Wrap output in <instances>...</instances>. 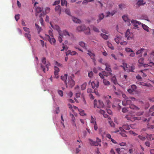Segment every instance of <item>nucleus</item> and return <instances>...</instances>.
Returning <instances> with one entry per match:
<instances>
[{
  "mask_svg": "<svg viewBox=\"0 0 154 154\" xmlns=\"http://www.w3.org/2000/svg\"><path fill=\"white\" fill-rule=\"evenodd\" d=\"M50 66V64L49 62L46 61L45 57L42 58V63L41 64V68L44 72L45 73L46 71H48V68Z\"/></svg>",
  "mask_w": 154,
  "mask_h": 154,
  "instance_id": "nucleus-1",
  "label": "nucleus"
},
{
  "mask_svg": "<svg viewBox=\"0 0 154 154\" xmlns=\"http://www.w3.org/2000/svg\"><path fill=\"white\" fill-rule=\"evenodd\" d=\"M68 80V81L67 82L66 81H64V82H65L66 84V87L67 88H72L74 86V81L72 78L71 77H69Z\"/></svg>",
  "mask_w": 154,
  "mask_h": 154,
  "instance_id": "nucleus-2",
  "label": "nucleus"
},
{
  "mask_svg": "<svg viewBox=\"0 0 154 154\" xmlns=\"http://www.w3.org/2000/svg\"><path fill=\"white\" fill-rule=\"evenodd\" d=\"M94 107H96L99 109H101L104 107L103 102L100 100H98V103H97L96 100H94Z\"/></svg>",
  "mask_w": 154,
  "mask_h": 154,
  "instance_id": "nucleus-3",
  "label": "nucleus"
},
{
  "mask_svg": "<svg viewBox=\"0 0 154 154\" xmlns=\"http://www.w3.org/2000/svg\"><path fill=\"white\" fill-rule=\"evenodd\" d=\"M131 23H132V24H134V27H135L136 29H138L139 28V27L138 26V25H140L143 24L137 21L134 20H131Z\"/></svg>",
  "mask_w": 154,
  "mask_h": 154,
  "instance_id": "nucleus-4",
  "label": "nucleus"
},
{
  "mask_svg": "<svg viewBox=\"0 0 154 154\" xmlns=\"http://www.w3.org/2000/svg\"><path fill=\"white\" fill-rule=\"evenodd\" d=\"M47 38V40H48L49 42L51 43V44L52 45H55V39L53 38V37H46Z\"/></svg>",
  "mask_w": 154,
  "mask_h": 154,
  "instance_id": "nucleus-5",
  "label": "nucleus"
},
{
  "mask_svg": "<svg viewBox=\"0 0 154 154\" xmlns=\"http://www.w3.org/2000/svg\"><path fill=\"white\" fill-rule=\"evenodd\" d=\"M125 101L122 102V104L124 106H126L127 105H131V101L129 99H125Z\"/></svg>",
  "mask_w": 154,
  "mask_h": 154,
  "instance_id": "nucleus-6",
  "label": "nucleus"
},
{
  "mask_svg": "<svg viewBox=\"0 0 154 154\" xmlns=\"http://www.w3.org/2000/svg\"><path fill=\"white\" fill-rule=\"evenodd\" d=\"M122 19H123V20H124V21L128 23V26H130V20L128 19V17H127V15H124L122 16Z\"/></svg>",
  "mask_w": 154,
  "mask_h": 154,
  "instance_id": "nucleus-7",
  "label": "nucleus"
},
{
  "mask_svg": "<svg viewBox=\"0 0 154 154\" xmlns=\"http://www.w3.org/2000/svg\"><path fill=\"white\" fill-rule=\"evenodd\" d=\"M88 51V54L91 57V59L93 60V62L94 63H95V61H96V60H95V54L91 53V52L89 51Z\"/></svg>",
  "mask_w": 154,
  "mask_h": 154,
  "instance_id": "nucleus-8",
  "label": "nucleus"
},
{
  "mask_svg": "<svg viewBox=\"0 0 154 154\" xmlns=\"http://www.w3.org/2000/svg\"><path fill=\"white\" fill-rule=\"evenodd\" d=\"M87 28V27H86L84 25H82L79 26H78V27H77V30L79 32L83 31L86 29Z\"/></svg>",
  "mask_w": 154,
  "mask_h": 154,
  "instance_id": "nucleus-9",
  "label": "nucleus"
},
{
  "mask_svg": "<svg viewBox=\"0 0 154 154\" xmlns=\"http://www.w3.org/2000/svg\"><path fill=\"white\" fill-rule=\"evenodd\" d=\"M131 34L130 33V32L128 30H127L126 32H125V37L127 38V40H130L131 39Z\"/></svg>",
  "mask_w": 154,
  "mask_h": 154,
  "instance_id": "nucleus-10",
  "label": "nucleus"
},
{
  "mask_svg": "<svg viewBox=\"0 0 154 154\" xmlns=\"http://www.w3.org/2000/svg\"><path fill=\"white\" fill-rule=\"evenodd\" d=\"M77 53L75 51H71L70 50H68L66 52V55L67 56L69 54H70L71 56H73L76 55Z\"/></svg>",
  "mask_w": 154,
  "mask_h": 154,
  "instance_id": "nucleus-11",
  "label": "nucleus"
},
{
  "mask_svg": "<svg viewBox=\"0 0 154 154\" xmlns=\"http://www.w3.org/2000/svg\"><path fill=\"white\" fill-rule=\"evenodd\" d=\"M63 35L67 37H73V35L72 34L69 33L66 30H64L63 31Z\"/></svg>",
  "mask_w": 154,
  "mask_h": 154,
  "instance_id": "nucleus-12",
  "label": "nucleus"
},
{
  "mask_svg": "<svg viewBox=\"0 0 154 154\" xmlns=\"http://www.w3.org/2000/svg\"><path fill=\"white\" fill-rule=\"evenodd\" d=\"M91 86H92L93 89H94L95 88H98L99 86L98 81H96V84L94 82H91Z\"/></svg>",
  "mask_w": 154,
  "mask_h": 154,
  "instance_id": "nucleus-13",
  "label": "nucleus"
},
{
  "mask_svg": "<svg viewBox=\"0 0 154 154\" xmlns=\"http://www.w3.org/2000/svg\"><path fill=\"white\" fill-rule=\"evenodd\" d=\"M54 10H55V12H59V15H60L61 14V8L60 5L55 6Z\"/></svg>",
  "mask_w": 154,
  "mask_h": 154,
  "instance_id": "nucleus-14",
  "label": "nucleus"
},
{
  "mask_svg": "<svg viewBox=\"0 0 154 154\" xmlns=\"http://www.w3.org/2000/svg\"><path fill=\"white\" fill-rule=\"evenodd\" d=\"M42 11V8L38 7L35 9V16H37V14L40 13Z\"/></svg>",
  "mask_w": 154,
  "mask_h": 154,
  "instance_id": "nucleus-15",
  "label": "nucleus"
},
{
  "mask_svg": "<svg viewBox=\"0 0 154 154\" xmlns=\"http://www.w3.org/2000/svg\"><path fill=\"white\" fill-rule=\"evenodd\" d=\"M104 17V15L103 14H100V15H98V17H99V18H98L97 20V23H99L101 20H103Z\"/></svg>",
  "mask_w": 154,
  "mask_h": 154,
  "instance_id": "nucleus-16",
  "label": "nucleus"
},
{
  "mask_svg": "<svg viewBox=\"0 0 154 154\" xmlns=\"http://www.w3.org/2000/svg\"><path fill=\"white\" fill-rule=\"evenodd\" d=\"M145 52H146V50L143 48H141L140 50L137 51L136 54L138 55L140 54H142V53H144Z\"/></svg>",
  "mask_w": 154,
  "mask_h": 154,
  "instance_id": "nucleus-17",
  "label": "nucleus"
},
{
  "mask_svg": "<svg viewBox=\"0 0 154 154\" xmlns=\"http://www.w3.org/2000/svg\"><path fill=\"white\" fill-rule=\"evenodd\" d=\"M70 116L71 117V120H72V125L75 126L76 127V124H75V119L74 118V115L72 114H70Z\"/></svg>",
  "mask_w": 154,
  "mask_h": 154,
  "instance_id": "nucleus-18",
  "label": "nucleus"
},
{
  "mask_svg": "<svg viewBox=\"0 0 154 154\" xmlns=\"http://www.w3.org/2000/svg\"><path fill=\"white\" fill-rule=\"evenodd\" d=\"M51 27H52V28L57 30V31H58V32H59V33H60V32H61V31L60 30V29H59V27L58 26L55 25L53 26L51 24Z\"/></svg>",
  "mask_w": 154,
  "mask_h": 154,
  "instance_id": "nucleus-19",
  "label": "nucleus"
},
{
  "mask_svg": "<svg viewBox=\"0 0 154 154\" xmlns=\"http://www.w3.org/2000/svg\"><path fill=\"white\" fill-rule=\"evenodd\" d=\"M130 105V109L134 110H139L140 109L137 107V106H136L134 105L133 104H131V105Z\"/></svg>",
  "mask_w": 154,
  "mask_h": 154,
  "instance_id": "nucleus-20",
  "label": "nucleus"
},
{
  "mask_svg": "<svg viewBox=\"0 0 154 154\" xmlns=\"http://www.w3.org/2000/svg\"><path fill=\"white\" fill-rule=\"evenodd\" d=\"M102 74L104 75L105 76H109L111 75H112V72H106L105 71H103V72H101Z\"/></svg>",
  "mask_w": 154,
  "mask_h": 154,
  "instance_id": "nucleus-21",
  "label": "nucleus"
},
{
  "mask_svg": "<svg viewBox=\"0 0 154 154\" xmlns=\"http://www.w3.org/2000/svg\"><path fill=\"white\" fill-rule=\"evenodd\" d=\"M145 4V2L143 0H139L137 2V5L138 6H141Z\"/></svg>",
  "mask_w": 154,
  "mask_h": 154,
  "instance_id": "nucleus-22",
  "label": "nucleus"
},
{
  "mask_svg": "<svg viewBox=\"0 0 154 154\" xmlns=\"http://www.w3.org/2000/svg\"><path fill=\"white\" fill-rule=\"evenodd\" d=\"M105 66H106V69H105L108 72H112V70L110 68L109 65H108L107 63H105Z\"/></svg>",
  "mask_w": 154,
  "mask_h": 154,
  "instance_id": "nucleus-23",
  "label": "nucleus"
},
{
  "mask_svg": "<svg viewBox=\"0 0 154 154\" xmlns=\"http://www.w3.org/2000/svg\"><path fill=\"white\" fill-rule=\"evenodd\" d=\"M152 136V134H147L146 136V138L147 140H154V137H151Z\"/></svg>",
  "mask_w": 154,
  "mask_h": 154,
  "instance_id": "nucleus-24",
  "label": "nucleus"
},
{
  "mask_svg": "<svg viewBox=\"0 0 154 154\" xmlns=\"http://www.w3.org/2000/svg\"><path fill=\"white\" fill-rule=\"evenodd\" d=\"M68 76V75L67 74H64L63 75L61 76V79L63 81L65 82L66 80L67 79V77Z\"/></svg>",
  "mask_w": 154,
  "mask_h": 154,
  "instance_id": "nucleus-25",
  "label": "nucleus"
},
{
  "mask_svg": "<svg viewBox=\"0 0 154 154\" xmlns=\"http://www.w3.org/2000/svg\"><path fill=\"white\" fill-rule=\"evenodd\" d=\"M120 67L123 68V69L125 70L128 68L127 63H122V65L120 66Z\"/></svg>",
  "mask_w": 154,
  "mask_h": 154,
  "instance_id": "nucleus-26",
  "label": "nucleus"
},
{
  "mask_svg": "<svg viewBox=\"0 0 154 154\" xmlns=\"http://www.w3.org/2000/svg\"><path fill=\"white\" fill-rule=\"evenodd\" d=\"M121 40V37L120 36H117L116 38H115V42L117 44H118L120 42L119 41Z\"/></svg>",
  "mask_w": 154,
  "mask_h": 154,
  "instance_id": "nucleus-27",
  "label": "nucleus"
},
{
  "mask_svg": "<svg viewBox=\"0 0 154 154\" xmlns=\"http://www.w3.org/2000/svg\"><path fill=\"white\" fill-rule=\"evenodd\" d=\"M114 93H115V94L118 97L120 96L122 94H123L122 93V92L119 90H117V91L114 92Z\"/></svg>",
  "mask_w": 154,
  "mask_h": 154,
  "instance_id": "nucleus-28",
  "label": "nucleus"
},
{
  "mask_svg": "<svg viewBox=\"0 0 154 154\" xmlns=\"http://www.w3.org/2000/svg\"><path fill=\"white\" fill-rule=\"evenodd\" d=\"M78 111L79 112V115L81 116H85L86 114L85 113L84 110L81 109H78Z\"/></svg>",
  "mask_w": 154,
  "mask_h": 154,
  "instance_id": "nucleus-29",
  "label": "nucleus"
},
{
  "mask_svg": "<svg viewBox=\"0 0 154 154\" xmlns=\"http://www.w3.org/2000/svg\"><path fill=\"white\" fill-rule=\"evenodd\" d=\"M103 83L104 85L106 86H109L110 85V82L109 81L105 79H103Z\"/></svg>",
  "mask_w": 154,
  "mask_h": 154,
  "instance_id": "nucleus-30",
  "label": "nucleus"
},
{
  "mask_svg": "<svg viewBox=\"0 0 154 154\" xmlns=\"http://www.w3.org/2000/svg\"><path fill=\"white\" fill-rule=\"evenodd\" d=\"M83 31H84L85 33L87 35H89L90 34V29L88 27H87L86 29H85V30Z\"/></svg>",
  "mask_w": 154,
  "mask_h": 154,
  "instance_id": "nucleus-31",
  "label": "nucleus"
},
{
  "mask_svg": "<svg viewBox=\"0 0 154 154\" xmlns=\"http://www.w3.org/2000/svg\"><path fill=\"white\" fill-rule=\"evenodd\" d=\"M106 106H107V107L109 108L112 105L111 104V102H110V101L109 100L106 99Z\"/></svg>",
  "mask_w": 154,
  "mask_h": 154,
  "instance_id": "nucleus-32",
  "label": "nucleus"
},
{
  "mask_svg": "<svg viewBox=\"0 0 154 154\" xmlns=\"http://www.w3.org/2000/svg\"><path fill=\"white\" fill-rule=\"evenodd\" d=\"M111 81L113 82V83L116 85L117 84V80L116 79V78L115 76H113L111 78Z\"/></svg>",
  "mask_w": 154,
  "mask_h": 154,
  "instance_id": "nucleus-33",
  "label": "nucleus"
},
{
  "mask_svg": "<svg viewBox=\"0 0 154 154\" xmlns=\"http://www.w3.org/2000/svg\"><path fill=\"white\" fill-rule=\"evenodd\" d=\"M154 65V63L152 62H150V63H149V64H143L144 67H147L148 66H152Z\"/></svg>",
  "mask_w": 154,
  "mask_h": 154,
  "instance_id": "nucleus-34",
  "label": "nucleus"
},
{
  "mask_svg": "<svg viewBox=\"0 0 154 154\" xmlns=\"http://www.w3.org/2000/svg\"><path fill=\"white\" fill-rule=\"evenodd\" d=\"M24 36H25V38H27L28 39V40L30 41L31 40V35L29 33H26L25 34H24Z\"/></svg>",
  "mask_w": 154,
  "mask_h": 154,
  "instance_id": "nucleus-35",
  "label": "nucleus"
},
{
  "mask_svg": "<svg viewBox=\"0 0 154 154\" xmlns=\"http://www.w3.org/2000/svg\"><path fill=\"white\" fill-rule=\"evenodd\" d=\"M61 5L63 6L64 5L66 6H67V2L66 0H61Z\"/></svg>",
  "mask_w": 154,
  "mask_h": 154,
  "instance_id": "nucleus-36",
  "label": "nucleus"
},
{
  "mask_svg": "<svg viewBox=\"0 0 154 154\" xmlns=\"http://www.w3.org/2000/svg\"><path fill=\"white\" fill-rule=\"evenodd\" d=\"M142 27L143 29L144 30H146L147 32H148V29H149V27L147 26L145 24H142Z\"/></svg>",
  "mask_w": 154,
  "mask_h": 154,
  "instance_id": "nucleus-37",
  "label": "nucleus"
},
{
  "mask_svg": "<svg viewBox=\"0 0 154 154\" xmlns=\"http://www.w3.org/2000/svg\"><path fill=\"white\" fill-rule=\"evenodd\" d=\"M100 36L103 38V39L105 40H107L108 38V36L104 34L101 33L100 34Z\"/></svg>",
  "mask_w": 154,
  "mask_h": 154,
  "instance_id": "nucleus-38",
  "label": "nucleus"
},
{
  "mask_svg": "<svg viewBox=\"0 0 154 154\" xmlns=\"http://www.w3.org/2000/svg\"><path fill=\"white\" fill-rule=\"evenodd\" d=\"M79 46H81V47L83 48H85V45L84 42H79Z\"/></svg>",
  "mask_w": 154,
  "mask_h": 154,
  "instance_id": "nucleus-39",
  "label": "nucleus"
},
{
  "mask_svg": "<svg viewBox=\"0 0 154 154\" xmlns=\"http://www.w3.org/2000/svg\"><path fill=\"white\" fill-rule=\"evenodd\" d=\"M90 141L91 142V143L93 145L95 146H98V145H99V143L97 142L94 141L92 140H91L90 139H89Z\"/></svg>",
  "mask_w": 154,
  "mask_h": 154,
  "instance_id": "nucleus-40",
  "label": "nucleus"
},
{
  "mask_svg": "<svg viewBox=\"0 0 154 154\" xmlns=\"http://www.w3.org/2000/svg\"><path fill=\"white\" fill-rule=\"evenodd\" d=\"M72 20L75 23H80V20L77 18H73Z\"/></svg>",
  "mask_w": 154,
  "mask_h": 154,
  "instance_id": "nucleus-41",
  "label": "nucleus"
},
{
  "mask_svg": "<svg viewBox=\"0 0 154 154\" xmlns=\"http://www.w3.org/2000/svg\"><path fill=\"white\" fill-rule=\"evenodd\" d=\"M91 28L94 31V32H99V30L96 27H95L94 26H93L91 27Z\"/></svg>",
  "mask_w": 154,
  "mask_h": 154,
  "instance_id": "nucleus-42",
  "label": "nucleus"
},
{
  "mask_svg": "<svg viewBox=\"0 0 154 154\" xmlns=\"http://www.w3.org/2000/svg\"><path fill=\"white\" fill-rule=\"evenodd\" d=\"M35 28L37 29V30H38V33H39V32H41V27H39L38 25L37 24H35Z\"/></svg>",
  "mask_w": 154,
  "mask_h": 154,
  "instance_id": "nucleus-43",
  "label": "nucleus"
},
{
  "mask_svg": "<svg viewBox=\"0 0 154 154\" xmlns=\"http://www.w3.org/2000/svg\"><path fill=\"white\" fill-rule=\"evenodd\" d=\"M23 29L24 31H25V32H26L29 33L30 32V31L28 28L26 27H24L23 28Z\"/></svg>",
  "mask_w": 154,
  "mask_h": 154,
  "instance_id": "nucleus-44",
  "label": "nucleus"
},
{
  "mask_svg": "<svg viewBox=\"0 0 154 154\" xmlns=\"http://www.w3.org/2000/svg\"><path fill=\"white\" fill-rule=\"evenodd\" d=\"M138 138L142 141H144L146 139V138L145 137L141 135L138 136Z\"/></svg>",
  "mask_w": 154,
  "mask_h": 154,
  "instance_id": "nucleus-45",
  "label": "nucleus"
},
{
  "mask_svg": "<svg viewBox=\"0 0 154 154\" xmlns=\"http://www.w3.org/2000/svg\"><path fill=\"white\" fill-rule=\"evenodd\" d=\"M107 44H108V46L109 48L111 49L112 50H114V48L112 46V44L110 42H108Z\"/></svg>",
  "mask_w": 154,
  "mask_h": 154,
  "instance_id": "nucleus-46",
  "label": "nucleus"
},
{
  "mask_svg": "<svg viewBox=\"0 0 154 154\" xmlns=\"http://www.w3.org/2000/svg\"><path fill=\"white\" fill-rule=\"evenodd\" d=\"M62 38H63V35L61 34V33H59V38H58V39H59V41L61 43L62 42Z\"/></svg>",
  "mask_w": 154,
  "mask_h": 154,
  "instance_id": "nucleus-47",
  "label": "nucleus"
},
{
  "mask_svg": "<svg viewBox=\"0 0 154 154\" xmlns=\"http://www.w3.org/2000/svg\"><path fill=\"white\" fill-rule=\"evenodd\" d=\"M90 122L92 124L96 123V122L95 121V119L92 116H91V121H90Z\"/></svg>",
  "mask_w": 154,
  "mask_h": 154,
  "instance_id": "nucleus-48",
  "label": "nucleus"
},
{
  "mask_svg": "<svg viewBox=\"0 0 154 154\" xmlns=\"http://www.w3.org/2000/svg\"><path fill=\"white\" fill-rule=\"evenodd\" d=\"M122 128H123L126 130H128L130 129L128 125H124L122 126Z\"/></svg>",
  "mask_w": 154,
  "mask_h": 154,
  "instance_id": "nucleus-49",
  "label": "nucleus"
},
{
  "mask_svg": "<svg viewBox=\"0 0 154 154\" xmlns=\"http://www.w3.org/2000/svg\"><path fill=\"white\" fill-rule=\"evenodd\" d=\"M152 119V117H150L148 119H144L143 120V121L144 122L147 121V122L149 123V122H150V120Z\"/></svg>",
  "mask_w": 154,
  "mask_h": 154,
  "instance_id": "nucleus-50",
  "label": "nucleus"
},
{
  "mask_svg": "<svg viewBox=\"0 0 154 154\" xmlns=\"http://www.w3.org/2000/svg\"><path fill=\"white\" fill-rule=\"evenodd\" d=\"M49 35H46V37H48V36L49 37H53L52 35V32L51 30L49 31L48 32Z\"/></svg>",
  "mask_w": 154,
  "mask_h": 154,
  "instance_id": "nucleus-51",
  "label": "nucleus"
},
{
  "mask_svg": "<svg viewBox=\"0 0 154 154\" xmlns=\"http://www.w3.org/2000/svg\"><path fill=\"white\" fill-rule=\"evenodd\" d=\"M139 63L140 64H143L144 63V58H141L138 60Z\"/></svg>",
  "mask_w": 154,
  "mask_h": 154,
  "instance_id": "nucleus-52",
  "label": "nucleus"
},
{
  "mask_svg": "<svg viewBox=\"0 0 154 154\" xmlns=\"http://www.w3.org/2000/svg\"><path fill=\"white\" fill-rule=\"evenodd\" d=\"M135 68H134V66H131L130 67V68L129 69V70H128V72H134V70Z\"/></svg>",
  "mask_w": 154,
  "mask_h": 154,
  "instance_id": "nucleus-53",
  "label": "nucleus"
},
{
  "mask_svg": "<svg viewBox=\"0 0 154 154\" xmlns=\"http://www.w3.org/2000/svg\"><path fill=\"white\" fill-rule=\"evenodd\" d=\"M65 13L69 16H71V13H70V11L69 9H66L65 10Z\"/></svg>",
  "mask_w": 154,
  "mask_h": 154,
  "instance_id": "nucleus-54",
  "label": "nucleus"
},
{
  "mask_svg": "<svg viewBox=\"0 0 154 154\" xmlns=\"http://www.w3.org/2000/svg\"><path fill=\"white\" fill-rule=\"evenodd\" d=\"M125 51L127 52H131L132 53L133 52V51H132V50L131 49L128 48H125Z\"/></svg>",
  "mask_w": 154,
  "mask_h": 154,
  "instance_id": "nucleus-55",
  "label": "nucleus"
},
{
  "mask_svg": "<svg viewBox=\"0 0 154 154\" xmlns=\"http://www.w3.org/2000/svg\"><path fill=\"white\" fill-rule=\"evenodd\" d=\"M93 1L94 0H84V1L82 2V4L84 5L85 3L93 2Z\"/></svg>",
  "mask_w": 154,
  "mask_h": 154,
  "instance_id": "nucleus-56",
  "label": "nucleus"
},
{
  "mask_svg": "<svg viewBox=\"0 0 154 154\" xmlns=\"http://www.w3.org/2000/svg\"><path fill=\"white\" fill-rule=\"evenodd\" d=\"M125 132H120L119 134H120L121 135H122V137H127V136L126 134H125Z\"/></svg>",
  "mask_w": 154,
  "mask_h": 154,
  "instance_id": "nucleus-57",
  "label": "nucleus"
},
{
  "mask_svg": "<svg viewBox=\"0 0 154 154\" xmlns=\"http://www.w3.org/2000/svg\"><path fill=\"white\" fill-rule=\"evenodd\" d=\"M154 111V105L152 106V107H150L149 110V113H151Z\"/></svg>",
  "mask_w": 154,
  "mask_h": 154,
  "instance_id": "nucleus-58",
  "label": "nucleus"
},
{
  "mask_svg": "<svg viewBox=\"0 0 154 154\" xmlns=\"http://www.w3.org/2000/svg\"><path fill=\"white\" fill-rule=\"evenodd\" d=\"M109 125H111V127H115V124H114L112 121H109Z\"/></svg>",
  "mask_w": 154,
  "mask_h": 154,
  "instance_id": "nucleus-59",
  "label": "nucleus"
},
{
  "mask_svg": "<svg viewBox=\"0 0 154 154\" xmlns=\"http://www.w3.org/2000/svg\"><path fill=\"white\" fill-rule=\"evenodd\" d=\"M57 93L59 94V95L61 96V97H63V92L61 90H59L57 91Z\"/></svg>",
  "mask_w": 154,
  "mask_h": 154,
  "instance_id": "nucleus-60",
  "label": "nucleus"
},
{
  "mask_svg": "<svg viewBox=\"0 0 154 154\" xmlns=\"http://www.w3.org/2000/svg\"><path fill=\"white\" fill-rule=\"evenodd\" d=\"M127 111H128V110L127 109L126 107H124L122 109V112H123V113L127 112Z\"/></svg>",
  "mask_w": 154,
  "mask_h": 154,
  "instance_id": "nucleus-61",
  "label": "nucleus"
},
{
  "mask_svg": "<svg viewBox=\"0 0 154 154\" xmlns=\"http://www.w3.org/2000/svg\"><path fill=\"white\" fill-rule=\"evenodd\" d=\"M60 2V1L59 0L55 1L54 2V4H53V6H55L57 5H58L59 4Z\"/></svg>",
  "mask_w": 154,
  "mask_h": 154,
  "instance_id": "nucleus-62",
  "label": "nucleus"
},
{
  "mask_svg": "<svg viewBox=\"0 0 154 154\" xmlns=\"http://www.w3.org/2000/svg\"><path fill=\"white\" fill-rule=\"evenodd\" d=\"M129 133L131 134H133L134 136H137V134L136 133L132 131H129Z\"/></svg>",
  "mask_w": 154,
  "mask_h": 154,
  "instance_id": "nucleus-63",
  "label": "nucleus"
},
{
  "mask_svg": "<svg viewBox=\"0 0 154 154\" xmlns=\"http://www.w3.org/2000/svg\"><path fill=\"white\" fill-rule=\"evenodd\" d=\"M143 114V111H142L140 112H138L137 113V115L138 116H141Z\"/></svg>",
  "mask_w": 154,
  "mask_h": 154,
  "instance_id": "nucleus-64",
  "label": "nucleus"
}]
</instances>
